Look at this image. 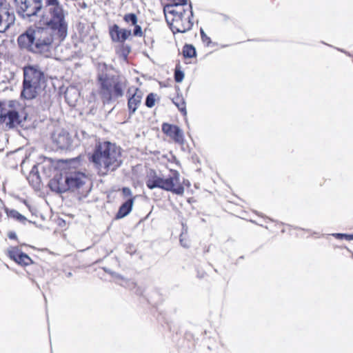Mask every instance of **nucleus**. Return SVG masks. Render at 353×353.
Instances as JSON below:
<instances>
[{"label": "nucleus", "mask_w": 353, "mask_h": 353, "mask_svg": "<svg viewBox=\"0 0 353 353\" xmlns=\"http://www.w3.org/2000/svg\"><path fill=\"white\" fill-rule=\"evenodd\" d=\"M200 34L201 41L205 44L206 46H210V44H213V46H215V43H213L210 37H209L203 30L202 28H200Z\"/></svg>", "instance_id": "30"}, {"label": "nucleus", "mask_w": 353, "mask_h": 353, "mask_svg": "<svg viewBox=\"0 0 353 353\" xmlns=\"http://www.w3.org/2000/svg\"><path fill=\"white\" fill-rule=\"evenodd\" d=\"M89 137L88 134L83 130H81L79 131H77L74 137L75 143H78V145L80 144V142L84 139H86Z\"/></svg>", "instance_id": "27"}, {"label": "nucleus", "mask_w": 353, "mask_h": 353, "mask_svg": "<svg viewBox=\"0 0 353 353\" xmlns=\"http://www.w3.org/2000/svg\"><path fill=\"white\" fill-rule=\"evenodd\" d=\"M185 184H186L187 185H190V181H187V182H185Z\"/></svg>", "instance_id": "51"}, {"label": "nucleus", "mask_w": 353, "mask_h": 353, "mask_svg": "<svg viewBox=\"0 0 353 353\" xmlns=\"http://www.w3.org/2000/svg\"><path fill=\"white\" fill-rule=\"evenodd\" d=\"M50 138L57 150H72L78 146V143H75L74 138L63 128H57L54 130Z\"/></svg>", "instance_id": "8"}, {"label": "nucleus", "mask_w": 353, "mask_h": 353, "mask_svg": "<svg viewBox=\"0 0 353 353\" xmlns=\"http://www.w3.org/2000/svg\"><path fill=\"white\" fill-rule=\"evenodd\" d=\"M21 246H26V243H22V244H21Z\"/></svg>", "instance_id": "53"}, {"label": "nucleus", "mask_w": 353, "mask_h": 353, "mask_svg": "<svg viewBox=\"0 0 353 353\" xmlns=\"http://www.w3.org/2000/svg\"><path fill=\"white\" fill-rule=\"evenodd\" d=\"M8 237L10 240H15V241L18 240L17 235L14 231H9L8 233Z\"/></svg>", "instance_id": "36"}, {"label": "nucleus", "mask_w": 353, "mask_h": 353, "mask_svg": "<svg viewBox=\"0 0 353 353\" xmlns=\"http://www.w3.org/2000/svg\"><path fill=\"white\" fill-rule=\"evenodd\" d=\"M150 41L151 43H154V40L152 38L147 37V38H145V39H144L145 43L146 45H148V42Z\"/></svg>", "instance_id": "45"}, {"label": "nucleus", "mask_w": 353, "mask_h": 353, "mask_svg": "<svg viewBox=\"0 0 353 353\" xmlns=\"http://www.w3.org/2000/svg\"><path fill=\"white\" fill-rule=\"evenodd\" d=\"M157 94L150 92L145 97V105L148 108H152L155 105Z\"/></svg>", "instance_id": "25"}, {"label": "nucleus", "mask_w": 353, "mask_h": 353, "mask_svg": "<svg viewBox=\"0 0 353 353\" xmlns=\"http://www.w3.org/2000/svg\"><path fill=\"white\" fill-rule=\"evenodd\" d=\"M113 278L114 279H119V280H124L125 278L120 274L116 272H112V275H111Z\"/></svg>", "instance_id": "37"}, {"label": "nucleus", "mask_w": 353, "mask_h": 353, "mask_svg": "<svg viewBox=\"0 0 353 353\" xmlns=\"http://www.w3.org/2000/svg\"><path fill=\"white\" fill-rule=\"evenodd\" d=\"M5 109L6 110H18L17 105H19V103L15 100L5 101Z\"/></svg>", "instance_id": "31"}, {"label": "nucleus", "mask_w": 353, "mask_h": 353, "mask_svg": "<svg viewBox=\"0 0 353 353\" xmlns=\"http://www.w3.org/2000/svg\"><path fill=\"white\" fill-rule=\"evenodd\" d=\"M108 65L103 63V69L98 72L97 80L99 87V94L104 105L124 96L128 80L122 75L108 74L105 72Z\"/></svg>", "instance_id": "2"}, {"label": "nucleus", "mask_w": 353, "mask_h": 353, "mask_svg": "<svg viewBox=\"0 0 353 353\" xmlns=\"http://www.w3.org/2000/svg\"><path fill=\"white\" fill-rule=\"evenodd\" d=\"M338 50H339V51H341V52H344L345 54H347V55H348V56H350V57L351 56V54H350V52H347V51H345V50H343V49H339V48H338Z\"/></svg>", "instance_id": "46"}, {"label": "nucleus", "mask_w": 353, "mask_h": 353, "mask_svg": "<svg viewBox=\"0 0 353 353\" xmlns=\"http://www.w3.org/2000/svg\"><path fill=\"white\" fill-rule=\"evenodd\" d=\"M90 159L97 166L103 165L104 172L100 171L103 176L109 171H116L123 163L121 148L109 141L97 143Z\"/></svg>", "instance_id": "3"}, {"label": "nucleus", "mask_w": 353, "mask_h": 353, "mask_svg": "<svg viewBox=\"0 0 353 353\" xmlns=\"http://www.w3.org/2000/svg\"><path fill=\"white\" fill-rule=\"evenodd\" d=\"M134 29H133V35L134 37H142L143 36V30L142 28L140 25L136 23V25H133Z\"/></svg>", "instance_id": "32"}, {"label": "nucleus", "mask_w": 353, "mask_h": 353, "mask_svg": "<svg viewBox=\"0 0 353 353\" xmlns=\"http://www.w3.org/2000/svg\"><path fill=\"white\" fill-rule=\"evenodd\" d=\"M185 73L183 70H181V63L179 61L175 67L174 73V79L176 83H181L184 79Z\"/></svg>", "instance_id": "23"}, {"label": "nucleus", "mask_w": 353, "mask_h": 353, "mask_svg": "<svg viewBox=\"0 0 353 353\" xmlns=\"http://www.w3.org/2000/svg\"><path fill=\"white\" fill-rule=\"evenodd\" d=\"M185 17V16H182V15H180L178 14L176 15H175L171 20H170V22H172V25H174L176 23L180 22V21H181V19H184Z\"/></svg>", "instance_id": "34"}, {"label": "nucleus", "mask_w": 353, "mask_h": 353, "mask_svg": "<svg viewBox=\"0 0 353 353\" xmlns=\"http://www.w3.org/2000/svg\"><path fill=\"white\" fill-rule=\"evenodd\" d=\"M102 269L103 270V271L108 274H109L110 275H112V270H111L110 269H109L108 268H106V267H103L102 268Z\"/></svg>", "instance_id": "42"}, {"label": "nucleus", "mask_w": 353, "mask_h": 353, "mask_svg": "<svg viewBox=\"0 0 353 353\" xmlns=\"http://www.w3.org/2000/svg\"><path fill=\"white\" fill-rule=\"evenodd\" d=\"M179 242L182 247L188 248L190 247L189 241L186 239L183 234H180Z\"/></svg>", "instance_id": "33"}, {"label": "nucleus", "mask_w": 353, "mask_h": 353, "mask_svg": "<svg viewBox=\"0 0 353 353\" xmlns=\"http://www.w3.org/2000/svg\"><path fill=\"white\" fill-rule=\"evenodd\" d=\"M7 256L10 260L22 267L34 263L30 256L23 252L18 246H10L7 250Z\"/></svg>", "instance_id": "12"}, {"label": "nucleus", "mask_w": 353, "mask_h": 353, "mask_svg": "<svg viewBox=\"0 0 353 353\" xmlns=\"http://www.w3.org/2000/svg\"><path fill=\"white\" fill-rule=\"evenodd\" d=\"M172 159L173 162H174L176 165H180V161L177 159V158L174 156H172Z\"/></svg>", "instance_id": "43"}, {"label": "nucleus", "mask_w": 353, "mask_h": 353, "mask_svg": "<svg viewBox=\"0 0 353 353\" xmlns=\"http://www.w3.org/2000/svg\"><path fill=\"white\" fill-rule=\"evenodd\" d=\"M6 0H0V33L5 32L14 24L15 14L8 8Z\"/></svg>", "instance_id": "11"}, {"label": "nucleus", "mask_w": 353, "mask_h": 353, "mask_svg": "<svg viewBox=\"0 0 353 353\" xmlns=\"http://www.w3.org/2000/svg\"><path fill=\"white\" fill-rule=\"evenodd\" d=\"M109 34L113 42L121 43L125 42L132 35V30L121 28L117 24L114 23L109 27Z\"/></svg>", "instance_id": "15"}, {"label": "nucleus", "mask_w": 353, "mask_h": 353, "mask_svg": "<svg viewBox=\"0 0 353 353\" xmlns=\"http://www.w3.org/2000/svg\"><path fill=\"white\" fill-rule=\"evenodd\" d=\"M3 210L8 217L12 218L19 222L27 221L26 217L16 210L10 209L6 206H4Z\"/></svg>", "instance_id": "20"}, {"label": "nucleus", "mask_w": 353, "mask_h": 353, "mask_svg": "<svg viewBox=\"0 0 353 353\" xmlns=\"http://www.w3.org/2000/svg\"><path fill=\"white\" fill-rule=\"evenodd\" d=\"M186 12V10L183 8V6H180V9L178 10V14L182 16H185Z\"/></svg>", "instance_id": "41"}, {"label": "nucleus", "mask_w": 353, "mask_h": 353, "mask_svg": "<svg viewBox=\"0 0 353 353\" xmlns=\"http://www.w3.org/2000/svg\"><path fill=\"white\" fill-rule=\"evenodd\" d=\"M31 119L28 112L19 110H6L0 117V125L4 130L21 128L27 130L32 128Z\"/></svg>", "instance_id": "7"}, {"label": "nucleus", "mask_w": 353, "mask_h": 353, "mask_svg": "<svg viewBox=\"0 0 353 353\" xmlns=\"http://www.w3.org/2000/svg\"><path fill=\"white\" fill-rule=\"evenodd\" d=\"M17 14L33 23L17 39L21 52L48 58L54 48V36L61 42L68 35V23L59 0H14Z\"/></svg>", "instance_id": "1"}, {"label": "nucleus", "mask_w": 353, "mask_h": 353, "mask_svg": "<svg viewBox=\"0 0 353 353\" xmlns=\"http://www.w3.org/2000/svg\"><path fill=\"white\" fill-rule=\"evenodd\" d=\"M128 94L131 96H134L137 99L142 100L143 93L139 88H130L128 90Z\"/></svg>", "instance_id": "29"}, {"label": "nucleus", "mask_w": 353, "mask_h": 353, "mask_svg": "<svg viewBox=\"0 0 353 353\" xmlns=\"http://www.w3.org/2000/svg\"><path fill=\"white\" fill-rule=\"evenodd\" d=\"M188 6L190 14L187 17H185L184 19H181L180 22L176 23L174 25H172V23L170 22V19H168V17H166L167 24L174 34L176 33H185L192 30L194 26V23L192 21L194 18L192 3L190 2L188 3Z\"/></svg>", "instance_id": "10"}, {"label": "nucleus", "mask_w": 353, "mask_h": 353, "mask_svg": "<svg viewBox=\"0 0 353 353\" xmlns=\"http://www.w3.org/2000/svg\"><path fill=\"white\" fill-rule=\"evenodd\" d=\"M68 190L74 192L83 187L89 181L88 176L83 172L74 170L65 171Z\"/></svg>", "instance_id": "9"}, {"label": "nucleus", "mask_w": 353, "mask_h": 353, "mask_svg": "<svg viewBox=\"0 0 353 353\" xmlns=\"http://www.w3.org/2000/svg\"><path fill=\"white\" fill-rule=\"evenodd\" d=\"M162 132L170 137L175 143L183 145L185 143L184 133L182 129L175 124L164 122L161 125Z\"/></svg>", "instance_id": "13"}, {"label": "nucleus", "mask_w": 353, "mask_h": 353, "mask_svg": "<svg viewBox=\"0 0 353 353\" xmlns=\"http://www.w3.org/2000/svg\"><path fill=\"white\" fill-rule=\"evenodd\" d=\"M20 201L28 208L29 210H31V205L29 204L27 200L24 199H20Z\"/></svg>", "instance_id": "40"}, {"label": "nucleus", "mask_w": 353, "mask_h": 353, "mask_svg": "<svg viewBox=\"0 0 353 353\" xmlns=\"http://www.w3.org/2000/svg\"><path fill=\"white\" fill-rule=\"evenodd\" d=\"M239 259H243V256H240V257H239Z\"/></svg>", "instance_id": "54"}, {"label": "nucleus", "mask_w": 353, "mask_h": 353, "mask_svg": "<svg viewBox=\"0 0 353 353\" xmlns=\"http://www.w3.org/2000/svg\"><path fill=\"white\" fill-rule=\"evenodd\" d=\"M23 79L20 94L21 99L32 100L46 87L44 72L37 64H27L23 68Z\"/></svg>", "instance_id": "4"}, {"label": "nucleus", "mask_w": 353, "mask_h": 353, "mask_svg": "<svg viewBox=\"0 0 353 353\" xmlns=\"http://www.w3.org/2000/svg\"><path fill=\"white\" fill-rule=\"evenodd\" d=\"M188 234V226L185 224L182 223V230H181V234H183V236H184L185 234Z\"/></svg>", "instance_id": "39"}, {"label": "nucleus", "mask_w": 353, "mask_h": 353, "mask_svg": "<svg viewBox=\"0 0 353 353\" xmlns=\"http://www.w3.org/2000/svg\"><path fill=\"white\" fill-rule=\"evenodd\" d=\"M197 55L196 48L192 44L185 43L183 47V56L185 59H192Z\"/></svg>", "instance_id": "21"}, {"label": "nucleus", "mask_w": 353, "mask_h": 353, "mask_svg": "<svg viewBox=\"0 0 353 353\" xmlns=\"http://www.w3.org/2000/svg\"><path fill=\"white\" fill-rule=\"evenodd\" d=\"M123 20L127 23L133 26L136 25V23L138 22V17L135 13L130 12L124 15Z\"/></svg>", "instance_id": "26"}, {"label": "nucleus", "mask_w": 353, "mask_h": 353, "mask_svg": "<svg viewBox=\"0 0 353 353\" xmlns=\"http://www.w3.org/2000/svg\"><path fill=\"white\" fill-rule=\"evenodd\" d=\"M0 201L2 202L1 199H0Z\"/></svg>", "instance_id": "55"}, {"label": "nucleus", "mask_w": 353, "mask_h": 353, "mask_svg": "<svg viewBox=\"0 0 353 353\" xmlns=\"http://www.w3.org/2000/svg\"><path fill=\"white\" fill-rule=\"evenodd\" d=\"M171 174L168 177L158 175L154 170H150L145 181L146 186L150 190L160 188L167 192H171L176 195H183L184 187L180 183V174L176 170L171 169Z\"/></svg>", "instance_id": "5"}, {"label": "nucleus", "mask_w": 353, "mask_h": 353, "mask_svg": "<svg viewBox=\"0 0 353 353\" xmlns=\"http://www.w3.org/2000/svg\"><path fill=\"white\" fill-rule=\"evenodd\" d=\"M185 184H186L187 185H190V181H187V182H185Z\"/></svg>", "instance_id": "50"}, {"label": "nucleus", "mask_w": 353, "mask_h": 353, "mask_svg": "<svg viewBox=\"0 0 353 353\" xmlns=\"http://www.w3.org/2000/svg\"><path fill=\"white\" fill-rule=\"evenodd\" d=\"M141 103V101H140L139 98L137 99L136 97H134V96H131L129 94H128L127 105L128 114L130 117L132 116L136 112Z\"/></svg>", "instance_id": "18"}, {"label": "nucleus", "mask_w": 353, "mask_h": 353, "mask_svg": "<svg viewBox=\"0 0 353 353\" xmlns=\"http://www.w3.org/2000/svg\"><path fill=\"white\" fill-rule=\"evenodd\" d=\"M79 157L69 159L58 160L54 169L60 170V172H57L48 183V187L52 192L59 194L69 192L65 171L63 172V170L70 167L75 168L79 164Z\"/></svg>", "instance_id": "6"}, {"label": "nucleus", "mask_w": 353, "mask_h": 353, "mask_svg": "<svg viewBox=\"0 0 353 353\" xmlns=\"http://www.w3.org/2000/svg\"><path fill=\"white\" fill-rule=\"evenodd\" d=\"M72 274L70 272L67 274L68 277L72 276Z\"/></svg>", "instance_id": "48"}, {"label": "nucleus", "mask_w": 353, "mask_h": 353, "mask_svg": "<svg viewBox=\"0 0 353 353\" xmlns=\"http://www.w3.org/2000/svg\"><path fill=\"white\" fill-rule=\"evenodd\" d=\"M29 223H31L35 224V222H33V221H29Z\"/></svg>", "instance_id": "52"}, {"label": "nucleus", "mask_w": 353, "mask_h": 353, "mask_svg": "<svg viewBox=\"0 0 353 353\" xmlns=\"http://www.w3.org/2000/svg\"><path fill=\"white\" fill-rule=\"evenodd\" d=\"M135 197H130L123 202L115 214L114 219L117 220L121 219L128 216L132 210Z\"/></svg>", "instance_id": "16"}, {"label": "nucleus", "mask_w": 353, "mask_h": 353, "mask_svg": "<svg viewBox=\"0 0 353 353\" xmlns=\"http://www.w3.org/2000/svg\"><path fill=\"white\" fill-rule=\"evenodd\" d=\"M175 88L177 92H179L180 91V89H179V87L178 85H176L175 86Z\"/></svg>", "instance_id": "49"}, {"label": "nucleus", "mask_w": 353, "mask_h": 353, "mask_svg": "<svg viewBox=\"0 0 353 353\" xmlns=\"http://www.w3.org/2000/svg\"><path fill=\"white\" fill-rule=\"evenodd\" d=\"M172 99V102L177 107L179 111L183 114V116L187 115V109L185 99L182 97V96H179V93L177 96L173 97Z\"/></svg>", "instance_id": "19"}, {"label": "nucleus", "mask_w": 353, "mask_h": 353, "mask_svg": "<svg viewBox=\"0 0 353 353\" xmlns=\"http://www.w3.org/2000/svg\"><path fill=\"white\" fill-rule=\"evenodd\" d=\"M79 6L82 9H86L88 8V4L85 2L83 1L82 3H79Z\"/></svg>", "instance_id": "44"}, {"label": "nucleus", "mask_w": 353, "mask_h": 353, "mask_svg": "<svg viewBox=\"0 0 353 353\" xmlns=\"http://www.w3.org/2000/svg\"><path fill=\"white\" fill-rule=\"evenodd\" d=\"M131 52V46L129 44L123 43H121L119 52L118 54L119 57L123 58V60L126 61L128 60V57L130 52Z\"/></svg>", "instance_id": "22"}, {"label": "nucleus", "mask_w": 353, "mask_h": 353, "mask_svg": "<svg viewBox=\"0 0 353 353\" xmlns=\"http://www.w3.org/2000/svg\"><path fill=\"white\" fill-rule=\"evenodd\" d=\"M32 214L37 212V209L31 205V210H29Z\"/></svg>", "instance_id": "47"}, {"label": "nucleus", "mask_w": 353, "mask_h": 353, "mask_svg": "<svg viewBox=\"0 0 353 353\" xmlns=\"http://www.w3.org/2000/svg\"><path fill=\"white\" fill-rule=\"evenodd\" d=\"M335 239L338 240H345L347 241H350L353 240V233L347 234V233H332L331 234Z\"/></svg>", "instance_id": "28"}, {"label": "nucleus", "mask_w": 353, "mask_h": 353, "mask_svg": "<svg viewBox=\"0 0 353 353\" xmlns=\"http://www.w3.org/2000/svg\"><path fill=\"white\" fill-rule=\"evenodd\" d=\"M181 6L180 5H178V2L176 3L172 4H168L164 6L163 8V12L165 14V17H168L167 14H170L173 16V17L178 14V10L175 9V7Z\"/></svg>", "instance_id": "24"}, {"label": "nucleus", "mask_w": 353, "mask_h": 353, "mask_svg": "<svg viewBox=\"0 0 353 353\" xmlns=\"http://www.w3.org/2000/svg\"><path fill=\"white\" fill-rule=\"evenodd\" d=\"M122 193L123 194L124 196H130V197H132V190L130 188L128 187H123L122 188Z\"/></svg>", "instance_id": "35"}, {"label": "nucleus", "mask_w": 353, "mask_h": 353, "mask_svg": "<svg viewBox=\"0 0 353 353\" xmlns=\"http://www.w3.org/2000/svg\"><path fill=\"white\" fill-rule=\"evenodd\" d=\"M52 92L50 89L43 88L37 95L36 99L37 112H41L50 109L52 103Z\"/></svg>", "instance_id": "14"}, {"label": "nucleus", "mask_w": 353, "mask_h": 353, "mask_svg": "<svg viewBox=\"0 0 353 353\" xmlns=\"http://www.w3.org/2000/svg\"><path fill=\"white\" fill-rule=\"evenodd\" d=\"M29 183L34 188H39L41 179L39 174L38 165L35 164L32 166L29 176H28Z\"/></svg>", "instance_id": "17"}, {"label": "nucleus", "mask_w": 353, "mask_h": 353, "mask_svg": "<svg viewBox=\"0 0 353 353\" xmlns=\"http://www.w3.org/2000/svg\"><path fill=\"white\" fill-rule=\"evenodd\" d=\"M5 105L6 104H5L4 101L0 99V117L2 116L3 113L6 110V109H5L6 105Z\"/></svg>", "instance_id": "38"}]
</instances>
